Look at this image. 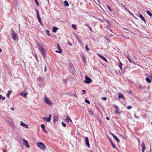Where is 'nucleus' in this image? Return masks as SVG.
I'll return each instance as SVG.
<instances>
[{
  "label": "nucleus",
  "mask_w": 152,
  "mask_h": 152,
  "mask_svg": "<svg viewBox=\"0 0 152 152\" xmlns=\"http://www.w3.org/2000/svg\"><path fill=\"white\" fill-rule=\"evenodd\" d=\"M37 145L41 149L44 150L45 149L46 147L45 144L42 142H39L37 143Z\"/></svg>",
  "instance_id": "1"
},
{
  "label": "nucleus",
  "mask_w": 152,
  "mask_h": 152,
  "mask_svg": "<svg viewBox=\"0 0 152 152\" xmlns=\"http://www.w3.org/2000/svg\"><path fill=\"white\" fill-rule=\"evenodd\" d=\"M44 102L46 104H48L50 106H51L52 105V104L50 102V100L49 99V98H47L46 96L45 98Z\"/></svg>",
  "instance_id": "2"
},
{
  "label": "nucleus",
  "mask_w": 152,
  "mask_h": 152,
  "mask_svg": "<svg viewBox=\"0 0 152 152\" xmlns=\"http://www.w3.org/2000/svg\"><path fill=\"white\" fill-rule=\"evenodd\" d=\"M85 79L86 80L84 81V82L85 83H89L90 82L92 81L91 79L88 76H86L85 77Z\"/></svg>",
  "instance_id": "3"
},
{
  "label": "nucleus",
  "mask_w": 152,
  "mask_h": 152,
  "mask_svg": "<svg viewBox=\"0 0 152 152\" xmlns=\"http://www.w3.org/2000/svg\"><path fill=\"white\" fill-rule=\"evenodd\" d=\"M51 115L49 114V117H48V118L45 117H43V119L45 120L47 122H49L50 121L51 119Z\"/></svg>",
  "instance_id": "4"
},
{
  "label": "nucleus",
  "mask_w": 152,
  "mask_h": 152,
  "mask_svg": "<svg viewBox=\"0 0 152 152\" xmlns=\"http://www.w3.org/2000/svg\"><path fill=\"white\" fill-rule=\"evenodd\" d=\"M23 140L26 146L28 148H29L30 146L28 144V141L25 139H23Z\"/></svg>",
  "instance_id": "5"
},
{
  "label": "nucleus",
  "mask_w": 152,
  "mask_h": 152,
  "mask_svg": "<svg viewBox=\"0 0 152 152\" xmlns=\"http://www.w3.org/2000/svg\"><path fill=\"white\" fill-rule=\"evenodd\" d=\"M42 52L43 55L45 56H46V54L45 49L44 48H41L40 50Z\"/></svg>",
  "instance_id": "6"
},
{
  "label": "nucleus",
  "mask_w": 152,
  "mask_h": 152,
  "mask_svg": "<svg viewBox=\"0 0 152 152\" xmlns=\"http://www.w3.org/2000/svg\"><path fill=\"white\" fill-rule=\"evenodd\" d=\"M76 37L79 43L81 45H83V43L79 37L78 36H77Z\"/></svg>",
  "instance_id": "7"
},
{
  "label": "nucleus",
  "mask_w": 152,
  "mask_h": 152,
  "mask_svg": "<svg viewBox=\"0 0 152 152\" xmlns=\"http://www.w3.org/2000/svg\"><path fill=\"white\" fill-rule=\"evenodd\" d=\"M141 146L142 148V152H144L145 151L146 149V148L145 147V143L143 142H142Z\"/></svg>",
  "instance_id": "8"
},
{
  "label": "nucleus",
  "mask_w": 152,
  "mask_h": 152,
  "mask_svg": "<svg viewBox=\"0 0 152 152\" xmlns=\"http://www.w3.org/2000/svg\"><path fill=\"white\" fill-rule=\"evenodd\" d=\"M97 55L100 58L102 59L103 60H104V61H106V62H107V59L104 57H103V56L101 55H100L99 54H98Z\"/></svg>",
  "instance_id": "9"
},
{
  "label": "nucleus",
  "mask_w": 152,
  "mask_h": 152,
  "mask_svg": "<svg viewBox=\"0 0 152 152\" xmlns=\"http://www.w3.org/2000/svg\"><path fill=\"white\" fill-rule=\"evenodd\" d=\"M112 135L114 139L118 142H120V141L119 139H118V138L114 134H112Z\"/></svg>",
  "instance_id": "10"
},
{
  "label": "nucleus",
  "mask_w": 152,
  "mask_h": 152,
  "mask_svg": "<svg viewBox=\"0 0 152 152\" xmlns=\"http://www.w3.org/2000/svg\"><path fill=\"white\" fill-rule=\"evenodd\" d=\"M12 37L13 39L14 40H16L17 39V37L16 35L14 32V31H13V33L12 34Z\"/></svg>",
  "instance_id": "11"
},
{
  "label": "nucleus",
  "mask_w": 152,
  "mask_h": 152,
  "mask_svg": "<svg viewBox=\"0 0 152 152\" xmlns=\"http://www.w3.org/2000/svg\"><path fill=\"white\" fill-rule=\"evenodd\" d=\"M106 28L108 30L113 33V32L112 31V29L111 28L110 24H108L106 26Z\"/></svg>",
  "instance_id": "12"
},
{
  "label": "nucleus",
  "mask_w": 152,
  "mask_h": 152,
  "mask_svg": "<svg viewBox=\"0 0 152 152\" xmlns=\"http://www.w3.org/2000/svg\"><path fill=\"white\" fill-rule=\"evenodd\" d=\"M85 141L86 142V144L87 145L88 147H90V145H89L88 138L87 137H86L85 138Z\"/></svg>",
  "instance_id": "13"
},
{
  "label": "nucleus",
  "mask_w": 152,
  "mask_h": 152,
  "mask_svg": "<svg viewBox=\"0 0 152 152\" xmlns=\"http://www.w3.org/2000/svg\"><path fill=\"white\" fill-rule=\"evenodd\" d=\"M118 97L119 98H124V95L123 94L121 93H118Z\"/></svg>",
  "instance_id": "14"
},
{
  "label": "nucleus",
  "mask_w": 152,
  "mask_h": 152,
  "mask_svg": "<svg viewBox=\"0 0 152 152\" xmlns=\"http://www.w3.org/2000/svg\"><path fill=\"white\" fill-rule=\"evenodd\" d=\"M65 121L67 122L68 123H69L70 122H72V120L69 117H67L66 118Z\"/></svg>",
  "instance_id": "15"
},
{
  "label": "nucleus",
  "mask_w": 152,
  "mask_h": 152,
  "mask_svg": "<svg viewBox=\"0 0 152 152\" xmlns=\"http://www.w3.org/2000/svg\"><path fill=\"white\" fill-rule=\"evenodd\" d=\"M82 59L84 63H86V58L85 57V56H84V55H83L82 56Z\"/></svg>",
  "instance_id": "16"
},
{
  "label": "nucleus",
  "mask_w": 152,
  "mask_h": 152,
  "mask_svg": "<svg viewBox=\"0 0 152 152\" xmlns=\"http://www.w3.org/2000/svg\"><path fill=\"white\" fill-rule=\"evenodd\" d=\"M110 142L111 143V144L113 147V148H117L116 146L115 145V144H113L112 140H110Z\"/></svg>",
  "instance_id": "17"
},
{
  "label": "nucleus",
  "mask_w": 152,
  "mask_h": 152,
  "mask_svg": "<svg viewBox=\"0 0 152 152\" xmlns=\"http://www.w3.org/2000/svg\"><path fill=\"white\" fill-rule=\"evenodd\" d=\"M54 120L53 122L55 123L56 121H57L58 120V118L56 116H54L53 117Z\"/></svg>",
  "instance_id": "18"
},
{
  "label": "nucleus",
  "mask_w": 152,
  "mask_h": 152,
  "mask_svg": "<svg viewBox=\"0 0 152 152\" xmlns=\"http://www.w3.org/2000/svg\"><path fill=\"white\" fill-rule=\"evenodd\" d=\"M27 93H22L20 94V95L24 97H26L27 95Z\"/></svg>",
  "instance_id": "19"
},
{
  "label": "nucleus",
  "mask_w": 152,
  "mask_h": 152,
  "mask_svg": "<svg viewBox=\"0 0 152 152\" xmlns=\"http://www.w3.org/2000/svg\"><path fill=\"white\" fill-rule=\"evenodd\" d=\"M37 46L39 48V49L40 50L41 48H42V47L43 46V45L41 43H37Z\"/></svg>",
  "instance_id": "20"
},
{
  "label": "nucleus",
  "mask_w": 152,
  "mask_h": 152,
  "mask_svg": "<svg viewBox=\"0 0 152 152\" xmlns=\"http://www.w3.org/2000/svg\"><path fill=\"white\" fill-rule=\"evenodd\" d=\"M58 29V28L55 26H54L53 27L52 31L54 33H55L56 32V30Z\"/></svg>",
  "instance_id": "21"
},
{
  "label": "nucleus",
  "mask_w": 152,
  "mask_h": 152,
  "mask_svg": "<svg viewBox=\"0 0 152 152\" xmlns=\"http://www.w3.org/2000/svg\"><path fill=\"white\" fill-rule=\"evenodd\" d=\"M140 18L142 20H143L144 22H145V20L144 17H143V16L141 15V14H140Z\"/></svg>",
  "instance_id": "22"
},
{
  "label": "nucleus",
  "mask_w": 152,
  "mask_h": 152,
  "mask_svg": "<svg viewBox=\"0 0 152 152\" xmlns=\"http://www.w3.org/2000/svg\"><path fill=\"white\" fill-rule=\"evenodd\" d=\"M64 5L65 6H69V3L66 1H64Z\"/></svg>",
  "instance_id": "23"
},
{
  "label": "nucleus",
  "mask_w": 152,
  "mask_h": 152,
  "mask_svg": "<svg viewBox=\"0 0 152 152\" xmlns=\"http://www.w3.org/2000/svg\"><path fill=\"white\" fill-rule=\"evenodd\" d=\"M88 111L90 115H91L93 114V112L91 110L88 109Z\"/></svg>",
  "instance_id": "24"
},
{
  "label": "nucleus",
  "mask_w": 152,
  "mask_h": 152,
  "mask_svg": "<svg viewBox=\"0 0 152 152\" xmlns=\"http://www.w3.org/2000/svg\"><path fill=\"white\" fill-rule=\"evenodd\" d=\"M12 92V91H11L9 90L8 91V93L7 94V96L8 97H9V96L10 95V94H11V93Z\"/></svg>",
  "instance_id": "25"
},
{
  "label": "nucleus",
  "mask_w": 152,
  "mask_h": 152,
  "mask_svg": "<svg viewBox=\"0 0 152 152\" xmlns=\"http://www.w3.org/2000/svg\"><path fill=\"white\" fill-rule=\"evenodd\" d=\"M146 81L148 82L149 83H151V80L148 77H146Z\"/></svg>",
  "instance_id": "26"
},
{
  "label": "nucleus",
  "mask_w": 152,
  "mask_h": 152,
  "mask_svg": "<svg viewBox=\"0 0 152 152\" xmlns=\"http://www.w3.org/2000/svg\"><path fill=\"white\" fill-rule=\"evenodd\" d=\"M127 57L129 61L130 62L132 63V61L130 59L129 55V54H128L127 56Z\"/></svg>",
  "instance_id": "27"
},
{
  "label": "nucleus",
  "mask_w": 152,
  "mask_h": 152,
  "mask_svg": "<svg viewBox=\"0 0 152 152\" xmlns=\"http://www.w3.org/2000/svg\"><path fill=\"white\" fill-rule=\"evenodd\" d=\"M123 66V64L121 63V62H120L119 64L118 65L119 66L120 68L121 69H122V66Z\"/></svg>",
  "instance_id": "28"
},
{
  "label": "nucleus",
  "mask_w": 152,
  "mask_h": 152,
  "mask_svg": "<svg viewBox=\"0 0 152 152\" xmlns=\"http://www.w3.org/2000/svg\"><path fill=\"white\" fill-rule=\"evenodd\" d=\"M41 127L42 128L43 131H44V129H45V125L44 124H42L41 125Z\"/></svg>",
  "instance_id": "29"
},
{
  "label": "nucleus",
  "mask_w": 152,
  "mask_h": 152,
  "mask_svg": "<svg viewBox=\"0 0 152 152\" xmlns=\"http://www.w3.org/2000/svg\"><path fill=\"white\" fill-rule=\"evenodd\" d=\"M147 14L151 17L152 16V14L149 11H147Z\"/></svg>",
  "instance_id": "30"
},
{
  "label": "nucleus",
  "mask_w": 152,
  "mask_h": 152,
  "mask_svg": "<svg viewBox=\"0 0 152 152\" xmlns=\"http://www.w3.org/2000/svg\"><path fill=\"white\" fill-rule=\"evenodd\" d=\"M45 31H46V32L47 34V35H48V36H50V31L47 30H45Z\"/></svg>",
  "instance_id": "31"
},
{
  "label": "nucleus",
  "mask_w": 152,
  "mask_h": 152,
  "mask_svg": "<svg viewBox=\"0 0 152 152\" xmlns=\"http://www.w3.org/2000/svg\"><path fill=\"white\" fill-rule=\"evenodd\" d=\"M21 125L23 126H26V124L25 123H23L22 121H21Z\"/></svg>",
  "instance_id": "32"
},
{
  "label": "nucleus",
  "mask_w": 152,
  "mask_h": 152,
  "mask_svg": "<svg viewBox=\"0 0 152 152\" xmlns=\"http://www.w3.org/2000/svg\"><path fill=\"white\" fill-rule=\"evenodd\" d=\"M62 124L64 127H66V125L63 122H62Z\"/></svg>",
  "instance_id": "33"
},
{
  "label": "nucleus",
  "mask_w": 152,
  "mask_h": 152,
  "mask_svg": "<svg viewBox=\"0 0 152 152\" xmlns=\"http://www.w3.org/2000/svg\"><path fill=\"white\" fill-rule=\"evenodd\" d=\"M85 102H86V103L88 104H90V102L87 99H86L85 100Z\"/></svg>",
  "instance_id": "34"
},
{
  "label": "nucleus",
  "mask_w": 152,
  "mask_h": 152,
  "mask_svg": "<svg viewBox=\"0 0 152 152\" xmlns=\"http://www.w3.org/2000/svg\"><path fill=\"white\" fill-rule=\"evenodd\" d=\"M34 1H35V3H36L37 5V6H39V3H38V1H37V0H34Z\"/></svg>",
  "instance_id": "35"
},
{
  "label": "nucleus",
  "mask_w": 152,
  "mask_h": 152,
  "mask_svg": "<svg viewBox=\"0 0 152 152\" xmlns=\"http://www.w3.org/2000/svg\"><path fill=\"white\" fill-rule=\"evenodd\" d=\"M56 52L57 53H61L62 51L61 50H59V51H57V50H56Z\"/></svg>",
  "instance_id": "36"
},
{
  "label": "nucleus",
  "mask_w": 152,
  "mask_h": 152,
  "mask_svg": "<svg viewBox=\"0 0 152 152\" xmlns=\"http://www.w3.org/2000/svg\"><path fill=\"white\" fill-rule=\"evenodd\" d=\"M75 27H76V26L75 25H74V24H72V27L73 28H74V29H76Z\"/></svg>",
  "instance_id": "37"
},
{
  "label": "nucleus",
  "mask_w": 152,
  "mask_h": 152,
  "mask_svg": "<svg viewBox=\"0 0 152 152\" xmlns=\"http://www.w3.org/2000/svg\"><path fill=\"white\" fill-rule=\"evenodd\" d=\"M139 88L141 89H143V88L142 86V85L140 84L139 86Z\"/></svg>",
  "instance_id": "38"
},
{
  "label": "nucleus",
  "mask_w": 152,
  "mask_h": 152,
  "mask_svg": "<svg viewBox=\"0 0 152 152\" xmlns=\"http://www.w3.org/2000/svg\"><path fill=\"white\" fill-rule=\"evenodd\" d=\"M132 107L131 106H128L127 107V108L128 109H131L132 108Z\"/></svg>",
  "instance_id": "39"
},
{
  "label": "nucleus",
  "mask_w": 152,
  "mask_h": 152,
  "mask_svg": "<svg viewBox=\"0 0 152 152\" xmlns=\"http://www.w3.org/2000/svg\"><path fill=\"white\" fill-rule=\"evenodd\" d=\"M41 19H40V20H38V21H39V23L41 24V25L42 26L43 24H42V22L41 21Z\"/></svg>",
  "instance_id": "40"
},
{
  "label": "nucleus",
  "mask_w": 152,
  "mask_h": 152,
  "mask_svg": "<svg viewBox=\"0 0 152 152\" xmlns=\"http://www.w3.org/2000/svg\"><path fill=\"white\" fill-rule=\"evenodd\" d=\"M57 46H58V50H61V49L60 46L58 44H57Z\"/></svg>",
  "instance_id": "41"
},
{
  "label": "nucleus",
  "mask_w": 152,
  "mask_h": 152,
  "mask_svg": "<svg viewBox=\"0 0 152 152\" xmlns=\"http://www.w3.org/2000/svg\"><path fill=\"white\" fill-rule=\"evenodd\" d=\"M102 99L104 101H105L107 99V98L106 97H102Z\"/></svg>",
  "instance_id": "42"
},
{
  "label": "nucleus",
  "mask_w": 152,
  "mask_h": 152,
  "mask_svg": "<svg viewBox=\"0 0 152 152\" xmlns=\"http://www.w3.org/2000/svg\"><path fill=\"white\" fill-rule=\"evenodd\" d=\"M86 50H87V51H89V49H88V46L87 45H86Z\"/></svg>",
  "instance_id": "43"
},
{
  "label": "nucleus",
  "mask_w": 152,
  "mask_h": 152,
  "mask_svg": "<svg viewBox=\"0 0 152 152\" xmlns=\"http://www.w3.org/2000/svg\"><path fill=\"white\" fill-rule=\"evenodd\" d=\"M107 6L108 8L109 9V10H110V12H111V10L110 9V7L108 5Z\"/></svg>",
  "instance_id": "44"
},
{
  "label": "nucleus",
  "mask_w": 152,
  "mask_h": 152,
  "mask_svg": "<svg viewBox=\"0 0 152 152\" xmlns=\"http://www.w3.org/2000/svg\"><path fill=\"white\" fill-rule=\"evenodd\" d=\"M36 12L37 16L39 15V12L37 10H36Z\"/></svg>",
  "instance_id": "45"
},
{
  "label": "nucleus",
  "mask_w": 152,
  "mask_h": 152,
  "mask_svg": "<svg viewBox=\"0 0 152 152\" xmlns=\"http://www.w3.org/2000/svg\"><path fill=\"white\" fill-rule=\"evenodd\" d=\"M114 106L115 107L117 110H118V107L116 105H114Z\"/></svg>",
  "instance_id": "46"
},
{
  "label": "nucleus",
  "mask_w": 152,
  "mask_h": 152,
  "mask_svg": "<svg viewBox=\"0 0 152 152\" xmlns=\"http://www.w3.org/2000/svg\"><path fill=\"white\" fill-rule=\"evenodd\" d=\"M88 28H89V29L91 31H92V30L91 28L90 27H89L88 26Z\"/></svg>",
  "instance_id": "47"
},
{
  "label": "nucleus",
  "mask_w": 152,
  "mask_h": 152,
  "mask_svg": "<svg viewBox=\"0 0 152 152\" xmlns=\"http://www.w3.org/2000/svg\"><path fill=\"white\" fill-rule=\"evenodd\" d=\"M118 110L117 109V110H116V112L117 113H119Z\"/></svg>",
  "instance_id": "48"
},
{
  "label": "nucleus",
  "mask_w": 152,
  "mask_h": 152,
  "mask_svg": "<svg viewBox=\"0 0 152 152\" xmlns=\"http://www.w3.org/2000/svg\"><path fill=\"white\" fill-rule=\"evenodd\" d=\"M37 17L38 19V20H40V19H41L39 17V15L37 16Z\"/></svg>",
  "instance_id": "49"
},
{
  "label": "nucleus",
  "mask_w": 152,
  "mask_h": 152,
  "mask_svg": "<svg viewBox=\"0 0 152 152\" xmlns=\"http://www.w3.org/2000/svg\"><path fill=\"white\" fill-rule=\"evenodd\" d=\"M37 17L38 19V20H40V19H41L39 17V15L37 16Z\"/></svg>",
  "instance_id": "50"
},
{
  "label": "nucleus",
  "mask_w": 152,
  "mask_h": 152,
  "mask_svg": "<svg viewBox=\"0 0 152 152\" xmlns=\"http://www.w3.org/2000/svg\"><path fill=\"white\" fill-rule=\"evenodd\" d=\"M68 44L70 45V46H72V44L71 43H70V42H69L68 43Z\"/></svg>",
  "instance_id": "51"
},
{
  "label": "nucleus",
  "mask_w": 152,
  "mask_h": 152,
  "mask_svg": "<svg viewBox=\"0 0 152 152\" xmlns=\"http://www.w3.org/2000/svg\"><path fill=\"white\" fill-rule=\"evenodd\" d=\"M107 24H110V22H109V20H107Z\"/></svg>",
  "instance_id": "52"
},
{
  "label": "nucleus",
  "mask_w": 152,
  "mask_h": 152,
  "mask_svg": "<svg viewBox=\"0 0 152 152\" xmlns=\"http://www.w3.org/2000/svg\"><path fill=\"white\" fill-rule=\"evenodd\" d=\"M2 98L3 100H4L5 99V97H2Z\"/></svg>",
  "instance_id": "53"
},
{
  "label": "nucleus",
  "mask_w": 152,
  "mask_h": 152,
  "mask_svg": "<svg viewBox=\"0 0 152 152\" xmlns=\"http://www.w3.org/2000/svg\"><path fill=\"white\" fill-rule=\"evenodd\" d=\"M2 96L1 95H0V99H1L2 98Z\"/></svg>",
  "instance_id": "54"
},
{
  "label": "nucleus",
  "mask_w": 152,
  "mask_h": 152,
  "mask_svg": "<svg viewBox=\"0 0 152 152\" xmlns=\"http://www.w3.org/2000/svg\"><path fill=\"white\" fill-rule=\"evenodd\" d=\"M128 12H129V13L131 15H133V14L132 13L130 12L129 11H128Z\"/></svg>",
  "instance_id": "55"
},
{
  "label": "nucleus",
  "mask_w": 152,
  "mask_h": 152,
  "mask_svg": "<svg viewBox=\"0 0 152 152\" xmlns=\"http://www.w3.org/2000/svg\"><path fill=\"white\" fill-rule=\"evenodd\" d=\"M82 91L84 92V93H85L86 92V91L85 90H82Z\"/></svg>",
  "instance_id": "56"
},
{
  "label": "nucleus",
  "mask_w": 152,
  "mask_h": 152,
  "mask_svg": "<svg viewBox=\"0 0 152 152\" xmlns=\"http://www.w3.org/2000/svg\"><path fill=\"white\" fill-rule=\"evenodd\" d=\"M11 110H14V108H12V107H11Z\"/></svg>",
  "instance_id": "57"
},
{
  "label": "nucleus",
  "mask_w": 152,
  "mask_h": 152,
  "mask_svg": "<svg viewBox=\"0 0 152 152\" xmlns=\"http://www.w3.org/2000/svg\"><path fill=\"white\" fill-rule=\"evenodd\" d=\"M134 117L137 118H139L138 117L136 116L135 115H134Z\"/></svg>",
  "instance_id": "58"
},
{
  "label": "nucleus",
  "mask_w": 152,
  "mask_h": 152,
  "mask_svg": "<svg viewBox=\"0 0 152 152\" xmlns=\"http://www.w3.org/2000/svg\"><path fill=\"white\" fill-rule=\"evenodd\" d=\"M45 72H46V66H45Z\"/></svg>",
  "instance_id": "59"
},
{
  "label": "nucleus",
  "mask_w": 152,
  "mask_h": 152,
  "mask_svg": "<svg viewBox=\"0 0 152 152\" xmlns=\"http://www.w3.org/2000/svg\"><path fill=\"white\" fill-rule=\"evenodd\" d=\"M2 51V49H1L0 48V53Z\"/></svg>",
  "instance_id": "60"
},
{
  "label": "nucleus",
  "mask_w": 152,
  "mask_h": 152,
  "mask_svg": "<svg viewBox=\"0 0 152 152\" xmlns=\"http://www.w3.org/2000/svg\"><path fill=\"white\" fill-rule=\"evenodd\" d=\"M124 8H125V9L127 11H129V10H127V8H126L125 7H124Z\"/></svg>",
  "instance_id": "61"
},
{
  "label": "nucleus",
  "mask_w": 152,
  "mask_h": 152,
  "mask_svg": "<svg viewBox=\"0 0 152 152\" xmlns=\"http://www.w3.org/2000/svg\"><path fill=\"white\" fill-rule=\"evenodd\" d=\"M26 128H28V126L26 124V126H25Z\"/></svg>",
  "instance_id": "62"
},
{
  "label": "nucleus",
  "mask_w": 152,
  "mask_h": 152,
  "mask_svg": "<svg viewBox=\"0 0 152 152\" xmlns=\"http://www.w3.org/2000/svg\"><path fill=\"white\" fill-rule=\"evenodd\" d=\"M106 119H107L108 120H109V118L108 117H106Z\"/></svg>",
  "instance_id": "63"
},
{
  "label": "nucleus",
  "mask_w": 152,
  "mask_h": 152,
  "mask_svg": "<svg viewBox=\"0 0 152 152\" xmlns=\"http://www.w3.org/2000/svg\"><path fill=\"white\" fill-rule=\"evenodd\" d=\"M44 131L46 133H47V132L45 130H44V131Z\"/></svg>",
  "instance_id": "64"
}]
</instances>
